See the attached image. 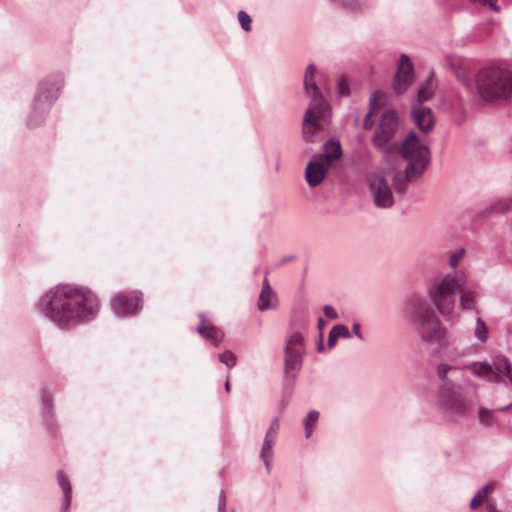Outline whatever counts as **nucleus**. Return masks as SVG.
<instances>
[{"label": "nucleus", "mask_w": 512, "mask_h": 512, "mask_svg": "<svg viewBox=\"0 0 512 512\" xmlns=\"http://www.w3.org/2000/svg\"><path fill=\"white\" fill-rule=\"evenodd\" d=\"M277 304V296L271 286L269 285L268 280L265 278L262 282V290L259 295L258 300V309L260 311H265L268 309L275 308Z\"/></svg>", "instance_id": "6ab92c4d"}, {"label": "nucleus", "mask_w": 512, "mask_h": 512, "mask_svg": "<svg viewBox=\"0 0 512 512\" xmlns=\"http://www.w3.org/2000/svg\"><path fill=\"white\" fill-rule=\"evenodd\" d=\"M457 371V368L448 364H440L437 367V376L441 381L440 386H445L446 384L454 383L451 378L448 377L450 373H454Z\"/></svg>", "instance_id": "bb28decb"}, {"label": "nucleus", "mask_w": 512, "mask_h": 512, "mask_svg": "<svg viewBox=\"0 0 512 512\" xmlns=\"http://www.w3.org/2000/svg\"><path fill=\"white\" fill-rule=\"evenodd\" d=\"M273 457V450H261L260 459L264 462L267 472L271 471Z\"/></svg>", "instance_id": "f704fd0d"}, {"label": "nucleus", "mask_w": 512, "mask_h": 512, "mask_svg": "<svg viewBox=\"0 0 512 512\" xmlns=\"http://www.w3.org/2000/svg\"><path fill=\"white\" fill-rule=\"evenodd\" d=\"M57 481L58 485L63 491V502L61 512H68L71 498H72V486L67 478V476L63 473V471H58L57 473Z\"/></svg>", "instance_id": "412c9836"}, {"label": "nucleus", "mask_w": 512, "mask_h": 512, "mask_svg": "<svg viewBox=\"0 0 512 512\" xmlns=\"http://www.w3.org/2000/svg\"><path fill=\"white\" fill-rule=\"evenodd\" d=\"M368 183L376 207L388 209L394 205L393 193L384 175L372 173L368 176Z\"/></svg>", "instance_id": "9d476101"}, {"label": "nucleus", "mask_w": 512, "mask_h": 512, "mask_svg": "<svg viewBox=\"0 0 512 512\" xmlns=\"http://www.w3.org/2000/svg\"><path fill=\"white\" fill-rule=\"evenodd\" d=\"M327 108L308 107L303 118L302 134L307 143H314L324 132V118Z\"/></svg>", "instance_id": "f8f14e48"}, {"label": "nucleus", "mask_w": 512, "mask_h": 512, "mask_svg": "<svg viewBox=\"0 0 512 512\" xmlns=\"http://www.w3.org/2000/svg\"><path fill=\"white\" fill-rule=\"evenodd\" d=\"M238 20L244 31L248 32L251 30V18L245 11L238 12Z\"/></svg>", "instance_id": "c9c22d12"}, {"label": "nucleus", "mask_w": 512, "mask_h": 512, "mask_svg": "<svg viewBox=\"0 0 512 512\" xmlns=\"http://www.w3.org/2000/svg\"><path fill=\"white\" fill-rule=\"evenodd\" d=\"M344 6L352 12H362L367 8V4L360 0H346Z\"/></svg>", "instance_id": "473e14b6"}, {"label": "nucleus", "mask_w": 512, "mask_h": 512, "mask_svg": "<svg viewBox=\"0 0 512 512\" xmlns=\"http://www.w3.org/2000/svg\"><path fill=\"white\" fill-rule=\"evenodd\" d=\"M323 349H324V345H323V342H322V335H320V341H319V343L317 345V351L318 352H322Z\"/></svg>", "instance_id": "49530a36"}, {"label": "nucleus", "mask_w": 512, "mask_h": 512, "mask_svg": "<svg viewBox=\"0 0 512 512\" xmlns=\"http://www.w3.org/2000/svg\"><path fill=\"white\" fill-rule=\"evenodd\" d=\"M414 78L413 66L409 57L405 54L400 56L398 69L393 81V89L396 94L404 93Z\"/></svg>", "instance_id": "4468645a"}, {"label": "nucleus", "mask_w": 512, "mask_h": 512, "mask_svg": "<svg viewBox=\"0 0 512 512\" xmlns=\"http://www.w3.org/2000/svg\"><path fill=\"white\" fill-rule=\"evenodd\" d=\"M330 164L325 161L316 160L308 163L305 169V179L310 187H316L324 180Z\"/></svg>", "instance_id": "2eb2a0df"}, {"label": "nucleus", "mask_w": 512, "mask_h": 512, "mask_svg": "<svg viewBox=\"0 0 512 512\" xmlns=\"http://www.w3.org/2000/svg\"><path fill=\"white\" fill-rule=\"evenodd\" d=\"M200 317V325L197 327L198 333L209 340L214 346H218V344L223 339V334L208 320L204 318L202 314Z\"/></svg>", "instance_id": "a211bd4d"}, {"label": "nucleus", "mask_w": 512, "mask_h": 512, "mask_svg": "<svg viewBox=\"0 0 512 512\" xmlns=\"http://www.w3.org/2000/svg\"><path fill=\"white\" fill-rule=\"evenodd\" d=\"M403 312L423 343L439 346L448 343L447 329L425 298L411 296L405 303Z\"/></svg>", "instance_id": "f03ea898"}, {"label": "nucleus", "mask_w": 512, "mask_h": 512, "mask_svg": "<svg viewBox=\"0 0 512 512\" xmlns=\"http://www.w3.org/2000/svg\"><path fill=\"white\" fill-rule=\"evenodd\" d=\"M476 325L474 329V337L481 343H486L488 340V327L486 323L479 316V312L476 311Z\"/></svg>", "instance_id": "a878e982"}, {"label": "nucleus", "mask_w": 512, "mask_h": 512, "mask_svg": "<svg viewBox=\"0 0 512 512\" xmlns=\"http://www.w3.org/2000/svg\"><path fill=\"white\" fill-rule=\"evenodd\" d=\"M466 284L463 275L447 274L441 281L432 285L428 295L436 309L443 316L451 315L455 306V294Z\"/></svg>", "instance_id": "39448f33"}, {"label": "nucleus", "mask_w": 512, "mask_h": 512, "mask_svg": "<svg viewBox=\"0 0 512 512\" xmlns=\"http://www.w3.org/2000/svg\"><path fill=\"white\" fill-rule=\"evenodd\" d=\"M323 312L325 314V316L329 319H332V320H336L338 318V313L336 312V310L330 306V305H325L323 307Z\"/></svg>", "instance_id": "58836bf2"}, {"label": "nucleus", "mask_w": 512, "mask_h": 512, "mask_svg": "<svg viewBox=\"0 0 512 512\" xmlns=\"http://www.w3.org/2000/svg\"><path fill=\"white\" fill-rule=\"evenodd\" d=\"M318 419H319V412L316 410H311L307 414V416L304 418L303 425H304L306 437L311 436V434L313 432V428H314L315 424L318 422Z\"/></svg>", "instance_id": "c85d7f7f"}, {"label": "nucleus", "mask_w": 512, "mask_h": 512, "mask_svg": "<svg viewBox=\"0 0 512 512\" xmlns=\"http://www.w3.org/2000/svg\"><path fill=\"white\" fill-rule=\"evenodd\" d=\"M340 337H342V338H350L351 337V333H350L348 327L345 325H342V324L336 325L330 330L329 336H328V342H327L328 347L329 348L334 347L337 339H340Z\"/></svg>", "instance_id": "5701e85b"}, {"label": "nucleus", "mask_w": 512, "mask_h": 512, "mask_svg": "<svg viewBox=\"0 0 512 512\" xmlns=\"http://www.w3.org/2000/svg\"><path fill=\"white\" fill-rule=\"evenodd\" d=\"M325 80V74L318 72L315 65L309 64L306 67L303 85L306 96L310 98L309 107L317 109L328 107L322 92V89L325 88Z\"/></svg>", "instance_id": "1a4fd4ad"}, {"label": "nucleus", "mask_w": 512, "mask_h": 512, "mask_svg": "<svg viewBox=\"0 0 512 512\" xmlns=\"http://www.w3.org/2000/svg\"><path fill=\"white\" fill-rule=\"evenodd\" d=\"M512 208V199H509L505 202V206H502V204H499L498 210L504 212L508 209Z\"/></svg>", "instance_id": "37998d69"}, {"label": "nucleus", "mask_w": 512, "mask_h": 512, "mask_svg": "<svg viewBox=\"0 0 512 512\" xmlns=\"http://www.w3.org/2000/svg\"><path fill=\"white\" fill-rule=\"evenodd\" d=\"M342 156V149L339 141L329 140L324 144V153L319 155V160L331 164Z\"/></svg>", "instance_id": "aec40b11"}, {"label": "nucleus", "mask_w": 512, "mask_h": 512, "mask_svg": "<svg viewBox=\"0 0 512 512\" xmlns=\"http://www.w3.org/2000/svg\"><path fill=\"white\" fill-rule=\"evenodd\" d=\"M495 409H488L485 407H480L478 409V420L481 425L485 427H492L498 424V420L496 417Z\"/></svg>", "instance_id": "b1692460"}, {"label": "nucleus", "mask_w": 512, "mask_h": 512, "mask_svg": "<svg viewBox=\"0 0 512 512\" xmlns=\"http://www.w3.org/2000/svg\"><path fill=\"white\" fill-rule=\"evenodd\" d=\"M280 429V422L278 418H274L271 421L270 427L266 433L262 448H272L275 444L278 432Z\"/></svg>", "instance_id": "393cba45"}, {"label": "nucleus", "mask_w": 512, "mask_h": 512, "mask_svg": "<svg viewBox=\"0 0 512 512\" xmlns=\"http://www.w3.org/2000/svg\"><path fill=\"white\" fill-rule=\"evenodd\" d=\"M360 329H361V326H360V324H359V323H354V324L352 325V330H353L354 334H355V335H356L360 340H362V341H363V340H364V336H363V334H362V332H361V330H360Z\"/></svg>", "instance_id": "79ce46f5"}, {"label": "nucleus", "mask_w": 512, "mask_h": 512, "mask_svg": "<svg viewBox=\"0 0 512 512\" xmlns=\"http://www.w3.org/2000/svg\"><path fill=\"white\" fill-rule=\"evenodd\" d=\"M511 409H512V402L506 406L499 407L495 410H496V412H508Z\"/></svg>", "instance_id": "c03bdc74"}, {"label": "nucleus", "mask_w": 512, "mask_h": 512, "mask_svg": "<svg viewBox=\"0 0 512 512\" xmlns=\"http://www.w3.org/2000/svg\"><path fill=\"white\" fill-rule=\"evenodd\" d=\"M482 512H502L501 509L498 508L495 502H487L485 509Z\"/></svg>", "instance_id": "a19ab883"}, {"label": "nucleus", "mask_w": 512, "mask_h": 512, "mask_svg": "<svg viewBox=\"0 0 512 512\" xmlns=\"http://www.w3.org/2000/svg\"><path fill=\"white\" fill-rule=\"evenodd\" d=\"M433 93L434 91L429 80L424 87L419 89L417 94V100L414 104L423 105L424 102L429 101L433 97Z\"/></svg>", "instance_id": "c756f323"}, {"label": "nucleus", "mask_w": 512, "mask_h": 512, "mask_svg": "<svg viewBox=\"0 0 512 512\" xmlns=\"http://www.w3.org/2000/svg\"><path fill=\"white\" fill-rule=\"evenodd\" d=\"M464 84L485 102L505 100L512 93V63L490 64L478 71L474 85L468 82Z\"/></svg>", "instance_id": "7ed1b4c3"}, {"label": "nucleus", "mask_w": 512, "mask_h": 512, "mask_svg": "<svg viewBox=\"0 0 512 512\" xmlns=\"http://www.w3.org/2000/svg\"><path fill=\"white\" fill-rule=\"evenodd\" d=\"M218 512H226V496L223 490L219 494Z\"/></svg>", "instance_id": "ea45409f"}, {"label": "nucleus", "mask_w": 512, "mask_h": 512, "mask_svg": "<svg viewBox=\"0 0 512 512\" xmlns=\"http://www.w3.org/2000/svg\"><path fill=\"white\" fill-rule=\"evenodd\" d=\"M141 292L119 293L111 301L113 312L119 317L133 316L141 309Z\"/></svg>", "instance_id": "ddd939ff"}, {"label": "nucleus", "mask_w": 512, "mask_h": 512, "mask_svg": "<svg viewBox=\"0 0 512 512\" xmlns=\"http://www.w3.org/2000/svg\"><path fill=\"white\" fill-rule=\"evenodd\" d=\"M39 309L58 326L66 327L95 316L99 302L87 288L59 285L40 299Z\"/></svg>", "instance_id": "f257e3e1"}, {"label": "nucleus", "mask_w": 512, "mask_h": 512, "mask_svg": "<svg viewBox=\"0 0 512 512\" xmlns=\"http://www.w3.org/2000/svg\"><path fill=\"white\" fill-rule=\"evenodd\" d=\"M225 390L228 392L230 390V384H229V381L227 380L226 383H225Z\"/></svg>", "instance_id": "09e8293b"}, {"label": "nucleus", "mask_w": 512, "mask_h": 512, "mask_svg": "<svg viewBox=\"0 0 512 512\" xmlns=\"http://www.w3.org/2000/svg\"><path fill=\"white\" fill-rule=\"evenodd\" d=\"M385 101H386V94L382 91H375L370 99H369V111L368 113L365 115V118L363 120V128L365 130H371L373 125H374V121H373V117L375 116V114L377 113V111L382 107L384 106L385 104Z\"/></svg>", "instance_id": "f3484780"}, {"label": "nucleus", "mask_w": 512, "mask_h": 512, "mask_svg": "<svg viewBox=\"0 0 512 512\" xmlns=\"http://www.w3.org/2000/svg\"><path fill=\"white\" fill-rule=\"evenodd\" d=\"M464 254H465L464 248H461L458 251H456L455 253L451 254V256L449 258L450 267L455 268L458 265L460 259L464 256Z\"/></svg>", "instance_id": "e433bc0d"}, {"label": "nucleus", "mask_w": 512, "mask_h": 512, "mask_svg": "<svg viewBox=\"0 0 512 512\" xmlns=\"http://www.w3.org/2000/svg\"><path fill=\"white\" fill-rule=\"evenodd\" d=\"M336 92L338 97H347L350 94L349 85L343 77L338 79Z\"/></svg>", "instance_id": "72a5a7b5"}, {"label": "nucleus", "mask_w": 512, "mask_h": 512, "mask_svg": "<svg viewBox=\"0 0 512 512\" xmlns=\"http://www.w3.org/2000/svg\"><path fill=\"white\" fill-rule=\"evenodd\" d=\"M40 90L41 93L39 95V99L43 97L46 102L51 103L57 98L58 88H56L52 83L47 84V87L45 84H40Z\"/></svg>", "instance_id": "cd10ccee"}, {"label": "nucleus", "mask_w": 512, "mask_h": 512, "mask_svg": "<svg viewBox=\"0 0 512 512\" xmlns=\"http://www.w3.org/2000/svg\"><path fill=\"white\" fill-rule=\"evenodd\" d=\"M507 382H509L512 387V370H510L507 374H505V383H503V384L507 385Z\"/></svg>", "instance_id": "a18cd8bd"}, {"label": "nucleus", "mask_w": 512, "mask_h": 512, "mask_svg": "<svg viewBox=\"0 0 512 512\" xmlns=\"http://www.w3.org/2000/svg\"><path fill=\"white\" fill-rule=\"evenodd\" d=\"M412 115L416 125L421 131L429 132L433 128L434 120L430 108L419 104H413Z\"/></svg>", "instance_id": "dca6fc26"}, {"label": "nucleus", "mask_w": 512, "mask_h": 512, "mask_svg": "<svg viewBox=\"0 0 512 512\" xmlns=\"http://www.w3.org/2000/svg\"><path fill=\"white\" fill-rule=\"evenodd\" d=\"M459 301H460V306L462 309L473 310L475 312L477 311L476 306H475L474 295L472 292L468 291V292L463 293L461 295Z\"/></svg>", "instance_id": "7c9ffc66"}, {"label": "nucleus", "mask_w": 512, "mask_h": 512, "mask_svg": "<svg viewBox=\"0 0 512 512\" xmlns=\"http://www.w3.org/2000/svg\"><path fill=\"white\" fill-rule=\"evenodd\" d=\"M317 325H318V328L321 330L324 325V320L322 318H319Z\"/></svg>", "instance_id": "de8ad7c7"}, {"label": "nucleus", "mask_w": 512, "mask_h": 512, "mask_svg": "<svg viewBox=\"0 0 512 512\" xmlns=\"http://www.w3.org/2000/svg\"><path fill=\"white\" fill-rule=\"evenodd\" d=\"M398 129V117L394 111H386L380 118V122L372 137V144L377 149H385L393 139Z\"/></svg>", "instance_id": "9b49d317"}, {"label": "nucleus", "mask_w": 512, "mask_h": 512, "mask_svg": "<svg viewBox=\"0 0 512 512\" xmlns=\"http://www.w3.org/2000/svg\"><path fill=\"white\" fill-rule=\"evenodd\" d=\"M401 155L408 161V165L404 173L395 174L393 185L397 193L403 194L407 183L418 179L429 165L430 151L418 135L411 131L402 144Z\"/></svg>", "instance_id": "20e7f679"}, {"label": "nucleus", "mask_w": 512, "mask_h": 512, "mask_svg": "<svg viewBox=\"0 0 512 512\" xmlns=\"http://www.w3.org/2000/svg\"><path fill=\"white\" fill-rule=\"evenodd\" d=\"M509 332H510V333H512V327H511V328H509Z\"/></svg>", "instance_id": "8fccbe9b"}, {"label": "nucleus", "mask_w": 512, "mask_h": 512, "mask_svg": "<svg viewBox=\"0 0 512 512\" xmlns=\"http://www.w3.org/2000/svg\"><path fill=\"white\" fill-rule=\"evenodd\" d=\"M219 361L226 365L227 367L232 368L236 365L237 358L232 351L225 350L223 353L219 355Z\"/></svg>", "instance_id": "2f4dec72"}, {"label": "nucleus", "mask_w": 512, "mask_h": 512, "mask_svg": "<svg viewBox=\"0 0 512 512\" xmlns=\"http://www.w3.org/2000/svg\"><path fill=\"white\" fill-rule=\"evenodd\" d=\"M305 353V338L300 332L291 333L286 341L284 354V375L287 380L294 381L301 368Z\"/></svg>", "instance_id": "0eeeda50"}, {"label": "nucleus", "mask_w": 512, "mask_h": 512, "mask_svg": "<svg viewBox=\"0 0 512 512\" xmlns=\"http://www.w3.org/2000/svg\"><path fill=\"white\" fill-rule=\"evenodd\" d=\"M465 368L488 382L505 383V374L512 370V362L504 355H496L492 364L487 361L473 362Z\"/></svg>", "instance_id": "6e6552de"}, {"label": "nucleus", "mask_w": 512, "mask_h": 512, "mask_svg": "<svg viewBox=\"0 0 512 512\" xmlns=\"http://www.w3.org/2000/svg\"><path fill=\"white\" fill-rule=\"evenodd\" d=\"M42 404L44 406V409L48 412L52 408V395L51 393L44 391L42 394Z\"/></svg>", "instance_id": "4c0bfd02"}, {"label": "nucleus", "mask_w": 512, "mask_h": 512, "mask_svg": "<svg viewBox=\"0 0 512 512\" xmlns=\"http://www.w3.org/2000/svg\"><path fill=\"white\" fill-rule=\"evenodd\" d=\"M492 489L491 484L484 485L471 499L469 507L471 510H476L480 507L482 504H487V502H490L488 500V495Z\"/></svg>", "instance_id": "4be33fe9"}, {"label": "nucleus", "mask_w": 512, "mask_h": 512, "mask_svg": "<svg viewBox=\"0 0 512 512\" xmlns=\"http://www.w3.org/2000/svg\"><path fill=\"white\" fill-rule=\"evenodd\" d=\"M438 408L448 416L461 417L470 409L468 401L462 394V388L454 383L440 386L437 400Z\"/></svg>", "instance_id": "423d86ee"}]
</instances>
